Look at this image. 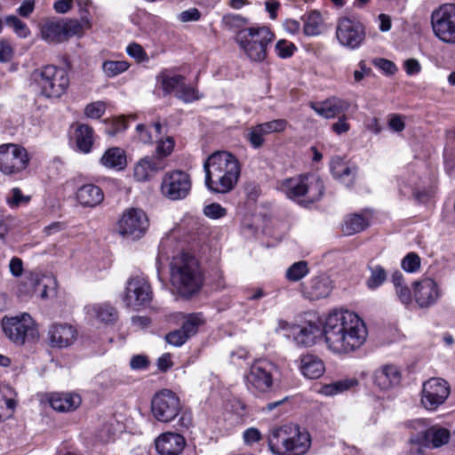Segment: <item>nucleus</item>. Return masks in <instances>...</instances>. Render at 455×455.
Masks as SVG:
<instances>
[{"label":"nucleus","instance_id":"17","mask_svg":"<svg viewBox=\"0 0 455 455\" xmlns=\"http://www.w3.org/2000/svg\"><path fill=\"white\" fill-rule=\"evenodd\" d=\"M148 225V216L143 210L130 208L124 212L120 219L118 231L124 236L137 239L144 235Z\"/></svg>","mask_w":455,"mask_h":455},{"label":"nucleus","instance_id":"54","mask_svg":"<svg viewBox=\"0 0 455 455\" xmlns=\"http://www.w3.org/2000/svg\"><path fill=\"white\" fill-rule=\"evenodd\" d=\"M204 213L210 219L217 220L227 214V210L220 204L212 203L204 208Z\"/></svg>","mask_w":455,"mask_h":455},{"label":"nucleus","instance_id":"28","mask_svg":"<svg viewBox=\"0 0 455 455\" xmlns=\"http://www.w3.org/2000/svg\"><path fill=\"white\" fill-rule=\"evenodd\" d=\"M49 402L53 410L68 412L79 407L81 397L73 393H56L52 395Z\"/></svg>","mask_w":455,"mask_h":455},{"label":"nucleus","instance_id":"9","mask_svg":"<svg viewBox=\"0 0 455 455\" xmlns=\"http://www.w3.org/2000/svg\"><path fill=\"white\" fill-rule=\"evenodd\" d=\"M276 371V365L268 360L254 362L244 376L247 389L256 395L269 392L272 389L274 373Z\"/></svg>","mask_w":455,"mask_h":455},{"label":"nucleus","instance_id":"12","mask_svg":"<svg viewBox=\"0 0 455 455\" xmlns=\"http://www.w3.org/2000/svg\"><path fill=\"white\" fill-rule=\"evenodd\" d=\"M192 180L190 175L181 170L166 172L161 181L160 192L171 201L185 199L190 193Z\"/></svg>","mask_w":455,"mask_h":455},{"label":"nucleus","instance_id":"56","mask_svg":"<svg viewBox=\"0 0 455 455\" xmlns=\"http://www.w3.org/2000/svg\"><path fill=\"white\" fill-rule=\"evenodd\" d=\"M395 291L397 298L403 305L408 307L412 303L411 292L408 286L404 284L395 288Z\"/></svg>","mask_w":455,"mask_h":455},{"label":"nucleus","instance_id":"42","mask_svg":"<svg viewBox=\"0 0 455 455\" xmlns=\"http://www.w3.org/2000/svg\"><path fill=\"white\" fill-rule=\"evenodd\" d=\"M370 275L366 280V286L370 290H376L387 280V273L380 265L368 266Z\"/></svg>","mask_w":455,"mask_h":455},{"label":"nucleus","instance_id":"5","mask_svg":"<svg viewBox=\"0 0 455 455\" xmlns=\"http://www.w3.org/2000/svg\"><path fill=\"white\" fill-rule=\"evenodd\" d=\"M275 34L267 26L244 28L236 34V43L246 56L252 61L262 62L267 56L268 45Z\"/></svg>","mask_w":455,"mask_h":455},{"label":"nucleus","instance_id":"39","mask_svg":"<svg viewBox=\"0 0 455 455\" xmlns=\"http://www.w3.org/2000/svg\"><path fill=\"white\" fill-rule=\"evenodd\" d=\"M368 219L362 214H352L346 218L342 230L345 235H352L359 233L368 227Z\"/></svg>","mask_w":455,"mask_h":455},{"label":"nucleus","instance_id":"58","mask_svg":"<svg viewBox=\"0 0 455 455\" xmlns=\"http://www.w3.org/2000/svg\"><path fill=\"white\" fill-rule=\"evenodd\" d=\"M13 49L12 45L4 40H0V62H8L12 59Z\"/></svg>","mask_w":455,"mask_h":455},{"label":"nucleus","instance_id":"21","mask_svg":"<svg viewBox=\"0 0 455 455\" xmlns=\"http://www.w3.org/2000/svg\"><path fill=\"white\" fill-rule=\"evenodd\" d=\"M155 444L160 455H180L184 450L186 441L180 434L166 432L156 439Z\"/></svg>","mask_w":455,"mask_h":455},{"label":"nucleus","instance_id":"38","mask_svg":"<svg viewBox=\"0 0 455 455\" xmlns=\"http://www.w3.org/2000/svg\"><path fill=\"white\" fill-rule=\"evenodd\" d=\"M303 32L307 36H315L322 33L323 18L318 11H311L302 17Z\"/></svg>","mask_w":455,"mask_h":455},{"label":"nucleus","instance_id":"29","mask_svg":"<svg viewBox=\"0 0 455 455\" xmlns=\"http://www.w3.org/2000/svg\"><path fill=\"white\" fill-rule=\"evenodd\" d=\"M76 198L83 206L95 207L103 201L104 195L100 187L85 184L78 188Z\"/></svg>","mask_w":455,"mask_h":455},{"label":"nucleus","instance_id":"37","mask_svg":"<svg viewBox=\"0 0 455 455\" xmlns=\"http://www.w3.org/2000/svg\"><path fill=\"white\" fill-rule=\"evenodd\" d=\"M77 148L83 153H89L93 143V130L87 124H78L75 130Z\"/></svg>","mask_w":455,"mask_h":455},{"label":"nucleus","instance_id":"36","mask_svg":"<svg viewBox=\"0 0 455 455\" xmlns=\"http://www.w3.org/2000/svg\"><path fill=\"white\" fill-rule=\"evenodd\" d=\"M331 283L327 276L315 277L310 282L307 294L310 299L326 298L331 291Z\"/></svg>","mask_w":455,"mask_h":455},{"label":"nucleus","instance_id":"44","mask_svg":"<svg viewBox=\"0 0 455 455\" xmlns=\"http://www.w3.org/2000/svg\"><path fill=\"white\" fill-rule=\"evenodd\" d=\"M128 68L129 64L123 60H107L102 64L103 72L108 77L116 76L126 71Z\"/></svg>","mask_w":455,"mask_h":455},{"label":"nucleus","instance_id":"31","mask_svg":"<svg viewBox=\"0 0 455 455\" xmlns=\"http://www.w3.org/2000/svg\"><path fill=\"white\" fill-rule=\"evenodd\" d=\"M63 26L67 40L73 36H82L85 30L92 28V19L89 12L85 11V14L80 15V19H69L63 20Z\"/></svg>","mask_w":455,"mask_h":455},{"label":"nucleus","instance_id":"59","mask_svg":"<svg viewBox=\"0 0 455 455\" xmlns=\"http://www.w3.org/2000/svg\"><path fill=\"white\" fill-rule=\"evenodd\" d=\"M149 362L146 355H133L130 361V366L132 370L140 371L145 370L148 367Z\"/></svg>","mask_w":455,"mask_h":455},{"label":"nucleus","instance_id":"2","mask_svg":"<svg viewBox=\"0 0 455 455\" xmlns=\"http://www.w3.org/2000/svg\"><path fill=\"white\" fill-rule=\"evenodd\" d=\"M206 188L213 192L227 194L233 190L240 176L237 158L227 151L212 154L204 164Z\"/></svg>","mask_w":455,"mask_h":455},{"label":"nucleus","instance_id":"27","mask_svg":"<svg viewBox=\"0 0 455 455\" xmlns=\"http://www.w3.org/2000/svg\"><path fill=\"white\" fill-rule=\"evenodd\" d=\"M451 435L448 429L433 426L424 431L419 437V441L427 447L440 448L447 444Z\"/></svg>","mask_w":455,"mask_h":455},{"label":"nucleus","instance_id":"25","mask_svg":"<svg viewBox=\"0 0 455 455\" xmlns=\"http://www.w3.org/2000/svg\"><path fill=\"white\" fill-rule=\"evenodd\" d=\"M164 164L155 157H144L134 166L133 176L138 181H146L164 169Z\"/></svg>","mask_w":455,"mask_h":455},{"label":"nucleus","instance_id":"15","mask_svg":"<svg viewBox=\"0 0 455 455\" xmlns=\"http://www.w3.org/2000/svg\"><path fill=\"white\" fill-rule=\"evenodd\" d=\"M180 398L171 390L164 389L152 399L151 410L154 417L162 422L174 419L180 411Z\"/></svg>","mask_w":455,"mask_h":455},{"label":"nucleus","instance_id":"32","mask_svg":"<svg viewBox=\"0 0 455 455\" xmlns=\"http://www.w3.org/2000/svg\"><path fill=\"white\" fill-rule=\"evenodd\" d=\"M185 78L171 69H164L156 76V81L160 84L164 94L177 92L182 85Z\"/></svg>","mask_w":455,"mask_h":455},{"label":"nucleus","instance_id":"53","mask_svg":"<svg viewBox=\"0 0 455 455\" xmlns=\"http://www.w3.org/2000/svg\"><path fill=\"white\" fill-rule=\"evenodd\" d=\"M189 338L184 333L181 329L174 330L170 331L165 336V340L172 346L174 347H181L183 344L187 342Z\"/></svg>","mask_w":455,"mask_h":455},{"label":"nucleus","instance_id":"40","mask_svg":"<svg viewBox=\"0 0 455 455\" xmlns=\"http://www.w3.org/2000/svg\"><path fill=\"white\" fill-rule=\"evenodd\" d=\"M356 384L357 380L355 379H340L333 383L323 386L319 390V393L327 396L335 395L348 390L349 388L355 387Z\"/></svg>","mask_w":455,"mask_h":455},{"label":"nucleus","instance_id":"3","mask_svg":"<svg viewBox=\"0 0 455 455\" xmlns=\"http://www.w3.org/2000/svg\"><path fill=\"white\" fill-rule=\"evenodd\" d=\"M171 283L182 297L189 298L198 292L204 275L198 260L188 253L173 257L171 262Z\"/></svg>","mask_w":455,"mask_h":455},{"label":"nucleus","instance_id":"18","mask_svg":"<svg viewBox=\"0 0 455 455\" xmlns=\"http://www.w3.org/2000/svg\"><path fill=\"white\" fill-rule=\"evenodd\" d=\"M287 127L288 122L283 118L264 122L250 127L245 139L253 148L258 149L264 146L267 135L283 132Z\"/></svg>","mask_w":455,"mask_h":455},{"label":"nucleus","instance_id":"62","mask_svg":"<svg viewBox=\"0 0 455 455\" xmlns=\"http://www.w3.org/2000/svg\"><path fill=\"white\" fill-rule=\"evenodd\" d=\"M150 129H154L153 126L150 128H147L144 124H138L136 127V132L138 133L139 140L147 144L151 143L153 141V135Z\"/></svg>","mask_w":455,"mask_h":455},{"label":"nucleus","instance_id":"41","mask_svg":"<svg viewBox=\"0 0 455 455\" xmlns=\"http://www.w3.org/2000/svg\"><path fill=\"white\" fill-rule=\"evenodd\" d=\"M155 138L157 141L156 153L160 156H166L172 153L174 148V140L172 137H166L165 139H160L162 125L160 123H155L153 124Z\"/></svg>","mask_w":455,"mask_h":455},{"label":"nucleus","instance_id":"49","mask_svg":"<svg viewBox=\"0 0 455 455\" xmlns=\"http://www.w3.org/2000/svg\"><path fill=\"white\" fill-rule=\"evenodd\" d=\"M5 23L12 27L14 32L22 38L27 37L30 31L23 21H21L19 18L14 15H9L5 18Z\"/></svg>","mask_w":455,"mask_h":455},{"label":"nucleus","instance_id":"16","mask_svg":"<svg viewBox=\"0 0 455 455\" xmlns=\"http://www.w3.org/2000/svg\"><path fill=\"white\" fill-rule=\"evenodd\" d=\"M450 393L447 381L440 378H431L423 383L421 404L428 411H435L446 401Z\"/></svg>","mask_w":455,"mask_h":455},{"label":"nucleus","instance_id":"50","mask_svg":"<svg viewBox=\"0 0 455 455\" xmlns=\"http://www.w3.org/2000/svg\"><path fill=\"white\" fill-rule=\"evenodd\" d=\"M403 269L409 273H414L420 267V258L415 252L408 253L402 260Z\"/></svg>","mask_w":455,"mask_h":455},{"label":"nucleus","instance_id":"14","mask_svg":"<svg viewBox=\"0 0 455 455\" xmlns=\"http://www.w3.org/2000/svg\"><path fill=\"white\" fill-rule=\"evenodd\" d=\"M365 28L356 19L343 16L338 19L336 38L340 45L350 50L359 48L365 40Z\"/></svg>","mask_w":455,"mask_h":455},{"label":"nucleus","instance_id":"48","mask_svg":"<svg viewBox=\"0 0 455 455\" xmlns=\"http://www.w3.org/2000/svg\"><path fill=\"white\" fill-rule=\"evenodd\" d=\"M30 201L29 196H24L19 188H13L6 197V203L11 208H17Z\"/></svg>","mask_w":455,"mask_h":455},{"label":"nucleus","instance_id":"22","mask_svg":"<svg viewBox=\"0 0 455 455\" xmlns=\"http://www.w3.org/2000/svg\"><path fill=\"white\" fill-rule=\"evenodd\" d=\"M401 381V372L392 364H387L376 370L373 373V382L381 390H389L398 386Z\"/></svg>","mask_w":455,"mask_h":455},{"label":"nucleus","instance_id":"60","mask_svg":"<svg viewBox=\"0 0 455 455\" xmlns=\"http://www.w3.org/2000/svg\"><path fill=\"white\" fill-rule=\"evenodd\" d=\"M372 63L381 70H383L387 74H394L396 71L395 65L386 59L383 58H378L373 60Z\"/></svg>","mask_w":455,"mask_h":455},{"label":"nucleus","instance_id":"45","mask_svg":"<svg viewBox=\"0 0 455 455\" xmlns=\"http://www.w3.org/2000/svg\"><path fill=\"white\" fill-rule=\"evenodd\" d=\"M308 274L307 263L299 261L293 263L286 271V278L291 282H297Z\"/></svg>","mask_w":455,"mask_h":455},{"label":"nucleus","instance_id":"30","mask_svg":"<svg viewBox=\"0 0 455 455\" xmlns=\"http://www.w3.org/2000/svg\"><path fill=\"white\" fill-rule=\"evenodd\" d=\"M86 311L91 317L105 323H115L118 318L116 308L108 302L89 305Z\"/></svg>","mask_w":455,"mask_h":455},{"label":"nucleus","instance_id":"13","mask_svg":"<svg viewBox=\"0 0 455 455\" xmlns=\"http://www.w3.org/2000/svg\"><path fill=\"white\" fill-rule=\"evenodd\" d=\"M29 164L28 151L17 144L0 146V172L4 175H16L22 172Z\"/></svg>","mask_w":455,"mask_h":455},{"label":"nucleus","instance_id":"11","mask_svg":"<svg viewBox=\"0 0 455 455\" xmlns=\"http://www.w3.org/2000/svg\"><path fill=\"white\" fill-rule=\"evenodd\" d=\"M153 299L152 287L143 275L131 276L125 284L123 302L133 310H140L150 304Z\"/></svg>","mask_w":455,"mask_h":455},{"label":"nucleus","instance_id":"8","mask_svg":"<svg viewBox=\"0 0 455 455\" xmlns=\"http://www.w3.org/2000/svg\"><path fill=\"white\" fill-rule=\"evenodd\" d=\"M2 328L5 336L19 346L28 341H34L39 337V332L34 320L27 313L11 317H4Z\"/></svg>","mask_w":455,"mask_h":455},{"label":"nucleus","instance_id":"51","mask_svg":"<svg viewBox=\"0 0 455 455\" xmlns=\"http://www.w3.org/2000/svg\"><path fill=\"white\" fill-rule=\"evenodd\" d=\"M106 110V104L103 101H95L88 104L84 108V115L92 119L101 117Z\"/></svg>","mask_w":455,"mask_h":455},{"label":"nucleus","instance_id":"23","mask_svg":"<svg viewBox=\"0 0 455 455\" xmlns=\"http://www.w3.org/2000/svg\"><path fill=\"white\" fill-rule=\"evenodd\" d=\"M310 107L319 116L329 119L347 111L349 104L339 98H330L323 102H311Z\"/></svg>","mask_w":455,"mask_h":455},{"label":"nucleus","instance_id":"20","mask_svg":"<svg viewBox=\"0 0 455 455\" xmlns=\"http://www.w3.org/2000/svg\"><path fill=\"white\" fill-rule=\"evenodd\" d=\"M77 338L76 329L67 323H53L48 331L50 346L57 348H65L71 346Z\"/></svg>","mask_w":455,"mask_h":455},{"label":"nucleus","instance_id":"35","mask_svg":"<svg viewBox=\"0 0 455 455\" xmlns=\"http://www.w3.org/2000/svg\"><path fill=\"white\" fill-rule=\"evenodd\" d=\"M100 164L108 169L123 170L126 166V156L121 148L113 147L105 151Z\"/></svg>","mask_w":455,"mask_h":455},{"label":"nucleus","instance_id":"34","mask_svg":"<svg viewBox=\"0 0 455 455\" xmlns=\"http://www.w3.org/2000/svg\"><path fill=\"white\" fill-rule=\"evenodd\" d=\"M323 361L313 355H305L300 359L301 373L308 379H318L324 372Z\"/></svg>","mask_w":455,"mask_h":455},{"label":"nucleus","instance_id":"63","mask_svg":"<svg viewBox=\"0 0 455 455\" xmlns=\"http://www.w3.org/2000/svg\"><path fill=\"white\" fill-rule=\"evenodd\" d=\"M9 270L13 276H20L23 274L22 260L18 257L12 258V259L9 262Z\"/></svg>","mask_w":455,"mask_h":455},{"label":"nucleus","instance_id":"4","mask_svg":"<svg viewBox=\"0 0 455 455\" xmlns=\"http://www.w3.org/2000/svg\"><path fill=\"white\" fill-rule=\"evenodd\" d=\"M310 445L308 432L294 424L274 429L268 437V447L275 454L303 455Z\"/></svg>","mask_w":455,"mask_h":455},{"label":"nucleus","instance_id":"33","mask_svg":"<svg viewBox=\"0 0 455 455\" xmlns=\"http://www.w3.org/2000/svg\"><path fill=\"white\" fill-rule=\"evenodd\" d=\"M42 38L48 43L60 44L67 41L63 20H49L41 28Z\"/></svg>","mask_w":455,"mask_h":455},{"label":"nucleus","instance_id":"10","mask_svg":"<svg viewBox=\"0 0 455 455\" xmlns=\"http://www.w3.org/2000/svg\"><path fill=\"white\" fill-rule=\"evenodd\" d=\"M430 23L433 34L438 40L455 44V4H445L435 9Z\"/></svg>","mask_w":455,"mask_h":455},{"label":"nucleus","instance_id":"19","mask_svg":"<svg viewBox=\"0 0 455 455\" xmlns=\"http://www.w3.org/2000/svg\"><path fill=\"white\" fill-rule=\"evenodd\" d=\"M413 295L419 307H428L437 301L441 291L434 279L423 278L413 283Z\"/></svg>","mask_w":455,"mask_h":455},{"label":"nucleus","instance_id":"57","mask_svg":"<svg viewBox=\"0 0 455 455\" xmlns=\"http://www.w3.org/2000/svg\"><path fill=\"white\" fill-rule=\"evenodd\" d=\"M388 125L394 132H400L405 128L404 117L397 114L390 115Z\"/></svg>","mask_w":455,"mask_h":455},{"label":"nucleus","instance_id":"64","mask_svg":"<svg viewBox=\"0 0 455 455\" xmlns=\"http://www.w3.org/2000/svg\"><path fill=\"white\" fill-rule=\"evenodd\" d=\"M243 437L245 443L252 444L260 440L261 435L257 428L251 427L243 432Z\"/></svg>","mask_w":455,"mask_h":455},{"label":"nucleus","instance_id":"43","mask_svg":"<svg viewBox=\"0 0 455 455\" xmlns=\"http://www.w3.org/2000/svg\"><path fill=\"white\" fill-rule=\"evenodd\" d=\"M204 323L202 314H190L188 315L181 325V330L190 339L198 331V328Z\"/></svg>","mask_w":455,"mask_h":455},{"label":"nucleus","instance_id":"47","mask_svg":"<svg viewBox=\"0 0 455 455\" xmlns=\"http://www.w3.org/2000/svg\"><path fill=\"white\" fill-rule=\"evenodd\" d=\"M297 50L295 44L285 39H281L275 45V54L281 59H288L291 57Z\"/></svg>","mask_w":455,"mask_h":455},{"label":"nucleus","instance_id":"26","mask_svg":"<svg viewBox=\"0 0 455 455\" xmlns=\"http://www.w3.org/2000/svg\"><path fill=\"white\" fill-rule=\"evenodd\" d=\"M291 334L299 346L309 347L314 345L317 337L323 334V330L316 323H308L304 326L293 327Z\"/></svg>","mask_w":455,"mask_h":455},{"label":"nucleus","instance_id":"7","mask_svg":"<svg viewBox=\"0 0 455 455\" xmlns=\"http://www.w3.org/2000/svg\"><path fill=\"white\" fill-rule=\"evenodd\" d=\"M31 84L45 98H59L69 85L67 71L54 65H46L35 69L31 75Z\"/></svg>","mask_w":455,"mask_h":455},{"label":"nucleus","instance_id":"24","mask_svg":"<svg viewBox=\"0 0 455 455\" xmlns=\"http://www.w3.org/2000/svg\"><path fill=\"white\" fill-rule=\"evenodd\" d=\"M330 168L336 180L347 187L354 184L357 172L355 166L349 165L340 156H334L331 160Z\"/></svg>","mask_w":455,"mask_h":455},{"label":"nucleus","instance_id":"52","mask_svg":"<svg viewBox=\"0 0 455 455\" xmlns=\"http://www.w3.org/2000/svg\"><path fill=\"white\" fill-rule=\"evenodd\" d=\"M175 96L184 102H192L199 99L197 92L193 87L187 85L185 82L182 83Z\"/></svg>","mask_w":455,"mask_h":455},{"label":"nucleus","instance_id":"61","mask_svg":"<svg viewBox=\"0 0 455 455\" xmlns=\"http://www.w3.org/2000/svg\"><path fill=\"white\" fill-rule=\"evenodd\" d=\"M201 13L196 8H190L179 14V20L181 22L196 21L200 19Z\"/></svg>","mask_w":455,"mask_h":455},{"label":"nucleus","instance_id":"46","mask_svg":"<svg viewBox=\"0 0 455 455\" xmlns=\"http://www.w3.org/2000/svg\"><path fill=\"white\" fill-rule=\"evenodd\" d=\"M15 405V402L12 398H7L4 390L0 388V422L12 415Z\"/></svg>","mask_w":455,"mask_h":455},{"label":"nucleus","instance_id":"55","mask_svg":"<svg viewBox=\"0 0 455 455\" xmlns=\"http://www.w3.org/2000/svg\"><path fill=\"white\" fill-rule=\"evenodd\" d=\"M127 53L138 62L148 60V56L144 49L138 44H130L126 48Z\"/></svg>","mask_w":455,"mask_h":455},{"label":"nucleus","instance_id":"6","mask_svg":"<svg viewBox=\"0 0 455 455\" xmlns=\"http://www.w3.org/2000/svg\"><path fill=\"white\" fill-rule=\"evenodd\" d=\"M278 188L287 197L307 206L318 201L323 195V183L315 175H299L283 180Z\"/></svg>","mask_w":455,"mask_h":455},{"label":"nucleus","instance_id":"1","mask_svg":"<svg viewBox=\"0 0 455 455\" xmlns=\"http://www.w3.org/2000/svg\"><path fill=\"white\" fill-rule=\"evenodd\" d=\"M323 335L327 348L336 355H349L366 342L368 330L364 321L355 312L335 309L325 318Z\"/></svg>","mask_w":455,"mask_h":455}]
</instances>
